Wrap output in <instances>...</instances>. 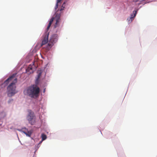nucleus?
<instances>
[{
	"label": "nucleus",
	"mask_w": 157,
	"mask_h": 157,
	"mask_svg": "<svg viewBox=\"0 0 157 157\" xmlns=\"http://www.w3.org/2000/svg\"><path fill=\"white\" fill-rule=\"evenodd\" d=\"M40 89L36 85H33L29 86L24 91L25 95H27L32 98H36L39 95Z\"/></svg>",
	"instance_id": "nucleus-1"
},
{
	"label": "nucleus",
	"mask_w": 157,
	"mask_h": 157,
	"mask_svg": "<svg viewBox=\"0 0 157 157\" xmlns=\"http://www.w3.org/2000/svg\"><path fill=\"white\" fill-rule=\"evenodd\" d=\"M17 78H15L14 80L7 87V93L8 96L11 97L17 92L16 90L15 83L17 82Z\"/></svg>",
	"instance_id": "nucleus-2"
},
{
	"label": "nucleus",
	"mask_w": 157,
	"mask_h": 157,
	"mask_svg": "<svg viewBox=\"0 0 157 157\" xmlns=\"http://www.w3.org/2000/svg\"><path fill=\"white\" fill-rule=\"evenodd\" d=\"M61 15L60 13H56L54 17H52L50 20L48 25L47 28V31L49 30L53 21H56V23L54 25V28H56L59 25V21L60 20V17Z\"/></svg>",
	"instance_id": "nucleus-3"
},
{
	"label": "nucleus",
	"mask_w": 157,
	"mask_h": 157,
	"mask_svg": "<svg viewBox=\"0 0 157 157\" xmlns=\"http://www.w3.org/2000/svg\"><path fill=\"white\" fill-rule=\"evenodd\" d=\"M28 114L27 117V119L29 123L31 125H34L36 122V119L34 113L31 110L28 111Z\"/></svg>",
	"instance_id": "nucleus-4"
},
{
	"label": "nucleus",
	"mask_w": 157,
	"mask_h": 157,
	"mask_svg": "<svg viewBox=\"0 0 157 157\" xmlns=\"http://www.w3.org/2000/svg\"><path fill=\"white\" fill-rule=\"evenodd\" d=\"M57 35L56 34L53 35L51 36L47 46V50H49L53 45L57 41Z\"/></svg>",
	"instance_id": "nucleus-5"
},
{
	"label": "nucleus",
	"mask_w": 157,
	"mask_h": 157,
	"mask_svg": "<svg viewBox=\"0 0 157 157\" xmlns=\"http://www.w3.org/2000/svg\"><path fill=\"white\" fill-rule=\"evenodd\" d=\"M47 31L44 33L43 36V39L42 40V43L41 44V46H42L43 45L45 44L48 42V35L49 34V32Z\"/></svg>",
	"instance_id": "nucleus-6"
},
{
	"label": "nucleus",
	"mask_w": 157,
	"mask_h": 157,
	"mask_svg": "<svg viewBox=\"0 0 157 157\" xmlns=\"http://www.w3.org/2000/svg\"><path fill=\"white\" fill-rule=\"evenodd\" d=\"M35 69V66L34 64H33L29 65L27 68L26 69V71L28 73V74H30L33 73Z\"/></svg>",
	"instance_id": "nucleus-7"
},
{
	"label": "nucleus",
	"mask_w": 157,
	"mask_h": 157,
	"mask_svg": "<svg viewBox=\"0 0 157 157\" xmlns=\"http://www.w3.org/2000/svg\"><path fill=\"white\" fill-rule=\"evenodd\" d=\"M133 15L132 14H131L130 17L129 18H128L127 19V20L129 23H130L132 20H133L134 18L136 16L137 13V11L134 10L133 11Z\"/></svg>",
	"instance_id": "nucleus-8"
},
{
	"label": "nucleus",
	"mask_w": 157,
	"mask_h": 157,
	"mask_svg": "<svg viewBox=\"0 0 157 157\" xmlns=\"http://www.w3.org/2000/svg\"><path fill=\"white\" fill-rule=\"evenodd\" d=\"M16 74H13L11 76H10L9 78L6 80L5 82L4 83L5 84L7 85L9 82L11 81H12L13 79L14 78H15Z\"/></svg>",
	"instance_id": "nucleus-9"
},
{
	"label": "nucleus",
	"mask_w": 157,
	"mask_h": 157,
	"mask_svg": "<svg viewBox=\"0 0 157 157\" xmlns=\"http://www.w3.org/2000/svg\"><path fill=\"white\" fill-rule=\"evenodd\" d=\"M41 137L42 138V141L45 140L47 138L46 136L44 134H42L41 136Z\"/></svg>",
	"instance_id": "nucleus-10"
},
{
	"label": "nucleus",
	"mask_w": 157,
	"mask_h": 157,
	"mask_svg": "<svg viewBox=\"0 0 157 157\" xmlns=\"http://www.w3.org/2000/svg\"><path fill=\"white\" fill-rule=\"evenodd\" d=\"M23 132L26 135V136H30L31 135V133H29V131H28L27 132H25V131H23Z\"/></svg>",
	"instance_id": "nucleus-11"
},
{
	"label": "nucleus",
	"mask_w": 157,
	"mask_h": 157,
	"mask_svg": "<svg viewBox=\"0 0 157 157\" xmlns=\"http://www.w3.org/2000/svg\"><path fill=\"white\" fill-rule=\"evenodd\" d=\"M41 75V73H39L37 75V80H38V79L39 78H40V76Z\"/></svg>",
	"instance_id": "nucleus-12"
},
{
	"label": "nucleus",
	"mask_w": 157,
	"mask_h": 157,
	"mask_svg": "<svg viewBox=\"0 0 157 157\" xmlns=\"http://www.w3.org/2000/svg\"><path fill=\"white\" fill-rule=\"evenodd\" d=\"M58 6V3H56V6L55 7V9L56 10V9L57 8Z\"/></svg>",
	"instance_id": "nucleus-13"
},
{
	"label": "nucleus",
	"mask_w": 157,
	"mask_h": 157,
	"mask_svg": "<svg viewBox=\"0 0 157 157\" xmlns=\"http://www.w3.org/2000/svg\"><path fill=\"white\" fill-rule=\"evenodd\" d=\"M61 0H57L56 3H57L58 4L59 3V2H60L61 1Z\"/></svg>",
	"instance_id": "nucleus-14"
},
{
	"label": "nucleus",
	"mask_w": 157,
	"mask_h": 157,
	"mask_svg": "<svg viewBox=\"0 0 157 157\" xmlns=\"http://www.w3.org/2000/svg\"><path fill=\"white\" fill-rule=\"evenodd\" d=\"M42 141H42V140L41 141H40V143H39V144H40L42 143Z\"/></svg>",
	"instance_id": "nucleus-15"
}]
</instances>
